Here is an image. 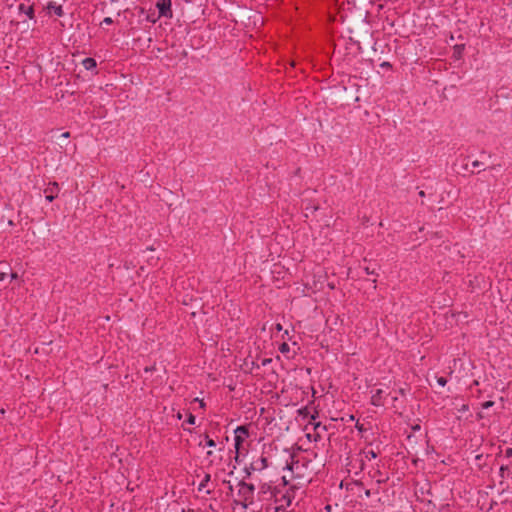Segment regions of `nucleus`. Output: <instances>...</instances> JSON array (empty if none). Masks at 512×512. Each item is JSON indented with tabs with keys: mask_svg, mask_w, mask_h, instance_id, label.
I'll return each instance as SVG.
<instances>
[{
	"mask_svg": "<svg viewBox=\"0 0 512 512\" xmlns=\"http://www.w3.org/2000/svg\"><path fill=\"white\" fill-rule=\"evenodd\" d=\"M48 9L50 11H53L57 16H62L63 15V10H62V7L60 5H56L55 3H49Z\"/></svg>",
	"mask_w": 512,
	"mask_h": 512,
	"instance_id": "7",
	"label": "nucleus"
},
{
	"mask_svg": "<svg viewBox=\"0 0 512 512\" xmlns=\"http://www.w3.org/2000/svg\"><path fill=\"white\" fill-rule=\"evenodd\" d=\"M235 447L239 448L240 444L248 437V430L245 426H239L235 429Z\"/></svg>",
	"mask_w": 512,
	"mask_h": 512,
	"instance_id": "3",
	"label": "nucleus"
},
{
	"mask_svg": "<svg viewBox=\"0 0 512 512\" xmlns=\"http://www.w3.org/2000/svg\"><path fill=\"white\" fill-rule=\"evenodd\" d=\"M83 66L85 69L90 70L96 67V61L93 58H85L83 60Z\"/></svg>",
	"mask_w": 512,
	"mask_h": 512,
	"instance_id": "8",
	"label": "nucleus"
},
{
	"mask_svg": "<svg viewBox=\"0 0 512 512\" xmlns=\"http://www.w3.org/2000/svg\"><path fill=\"white\" fill-rule=\"evenodd\" d=\"M206 445L208 447H215V441L213 439H210L208 436H206Z\"/></svg>",
	"mask_w": 512,
	"mask_h": 512,
	"instance_id": "15",
	"label": "nucleus"
},
{
	"mask_svg": "<svg viewBox=\"0 0 512 512\" xmlns=\"http://www.w3.org/2000/svg\"><path fill=\"white\" fill-rule=\"evenodd\" d=\"M187 422L191 425L195 424V416L193 414H189Z\"/></svg>",
	"mask_w": 512,
	"mask_h": 512,
	"instance_id": "18",
	"label": "nucleus"
},
{
	"mask_svg": "<svg viewBox=\"0 0 512 512\" xmlns=\"http://www.w3.org/2000/svg\"><path fill=\"white\" fill-rule=\"evenodd\" d=\"M463 50V45H457L455 46V52L460 55L461 51Z\"/></svg>",
	"mask_w": 512,
	"mask_h": 512,
	"instance_id": "20",
	"label": "nucleus"
},
{
	"mask_svg": "<svg viewBox=\"0 0 512 512\" xmlns=\"http://www.w3.org/2000/svg\"><path fill=\"white\" fill-rule=\"evenodd\" d=\"M370 495H371L370 490H365V496L368 498V497H370Z\"/></svg>",
	"mask_w": 512,
	"mask_h": 512,
	"instance_id": "33",
	"label": "nucleus"
},
{
	"mask_svg": "<svg viewBox=\"0 0 512 512\" xmlns=\"http://www.w3.org/2000/svg\"><path fill=\"white\" fill-rule=\"evenodd\" d=\"M69 136H70L69 132H64L61 134V137H63V138H69Z\"/></svg>",
	"mask_w": 512,
	"mask_h": 512,
	"instance_id": "28",
	"label": "nucleus"
},
{
	"mask_svg": "<svg viewBox=\"0 0 512 512\" xmlns=\"http://www.w3.org/2000/svg\"><path fill=\"white\" fill-rule=\"evenodd\" d=\"M505 455L507 457H512V448H508L506 451H505Z\"/></svg>",
	"mask_w": 512,
	"mask_h": 512,
	"instance_id": "22",
	"label": "nucleus"
},
{
	"mask_svg": "<svg viewBox=\"0 0 512 512\" xmlns=\"http://www.w3.org/2000/svg\"><path fill=\"white\" fill-rule=\"evenodd\" d=\"M380 66H381L382 68H390V67H391V64H390L389 62H383V63H381V64H380Z\"/></svg>",
	"mask_w": 512,
	"mask_h": 512,
	"instance_id": "21",
	"label": "nucleus"
},
{
	"mask_svg": "<svg viewBox=\"0 0 512 512\" xmlns=\"http://www.w3.org/2000/svg\"><path fill=\"white\" fill-rule=\"evenodd\" d=\"M58 191H59V186L56 182L49 185V187H47L45 189V193L47 194L46 200L49 202H52L54 200V198L56 197Z\"/></svg>",
	"mask_w": 512,
	"mask_h": 512,
	"instance_id": "5",
	"label": "nucleus"
},
{
	"mask_svg": "<svg viewBox=\"0 0 512 512\" xmlns=\"http://www.w3.org/2000/svg\"><path fill=\"white\" fill-rule=\"evenodd\" d=\"M195 401H198V402H199L200 407H202V408H203V407L205 406V404H204L203 400H199L198 398H195Z\"/></svg>",
	"mask_w": 512,
	"mask_h": 512,
	"instance_id": "27",
	"label": "nucleus"
},
{
	"mask_svg": "<svg viewBox=\"0 0 512 512\" xmlns=\"http://www.w3.org/2000/svg\"><path fill=\"white\" fill-rule=\"evenodd\" d=\"M365 271H366L367 274H372V275L375 274V270L374 269L370 270L369 267H366Z\"/></svg>",
	"mask_w": 512,
	"mask_h": 512,
	"instance_id": "23",
	"label": "nucleus"
},
{
	"mask_svg": "<svg viewBox=\"0 0 512 512\" xmlns=\"http://www.w3.org/2000/svg\"><path fill=\"white\" fill-rule=\"evenodd\" d=\"M207 455H209V456L212 455V451H208Z\"/></svg>",
	"mask_w": 512,
	"mask_h": 512,
	"instance_id": "38",
	"label": "nucleus"
},
{
	"mask_svg": "<svg viewBox=\"0 0 512 512\" xmlns=\"http://www.w3.org/2000/svg\"><path fill=\"white\" fill-rule=\"evenodd\" d=\"M296 486H293L291 491H287L286 494L283 495V498L286 500L287 505H290L292 499L295 497Z\"/></svg>",
	"mask_w": 512,
	"mask_h": 512,
	"instance_id": "6",
	"label": "nucleus"
},
{
	"mask_svg": "<svg viewBox=\"0 0 512 512\" xmlns=\"http://www.w3.org/2000/svg\"><path fill=\"white\" fill-rule=\"evenodd\" d=\"M494 405V402L493 401H486L482 404V408L483 409H488L490 407H492Z\"/></svg>",
	"mask_w": 512,
	"mask_h": 512,
	"instance_id": "16",
	"label": "nucleus"
},
{
	"mask_svg": "<svg viewBox=\"0 0 512 512\" xmlns=\"http://www.w3.org/2000/svg\"><path fill=\"white\" fill-rule=\"evenodd\" d=\"M271 362V359H263L262 360V365L263 366H266L267 364H269Z\"/></svg>",
	"mask_w": 512,
	"mask_h": 512,
	"instance_id": "25",
	"label": "nucleus"
},
{
	"mask_svg": "<svg viewBox=\"0 0 512 512\" xmlns=\"http://www.w3.org/2000/svg\"><path fill=\"white\" fill-rule=\"evenodd\" d=\"M5 277H6V273L1 272L0 273V281H3L5 279Z\"/></svg>",
	"mask_w": 512,
	"mask_h": 512,
	"instance_id": "29",
	"label": "nucleus"
},
{
	"mask_svg": "<svg viewBox=\"0 0 512 512\" xmlns=\"http://www.w3.org/2000/svg\"><path fill=\"white\" fill-rule=\"evenodd\" d=\"M259 462H260V466L256 467L257 469H264L265 467H267V459L266 458L261 457L259 459Z\"/></svg>",
	"mask_w": 512,
	"mask_h": 512,
	"instance_id": "13",
	"label": "nucleus"
},
{
	"mask_svg": "<svg viewBox=\"0 0 512 512\" xmlns=\"http://www.w3.org/2000/svg\"><path fill=\"white\" fill-rule=\"evenodd\" d=\"M282 480H283V482H284V484H285V485H286V484H288V480H287V476H286V475H284V476L282 477Z\"/></svg>",
	"mask_w": 512,
	"mask_h": 512,
	"instance_id": "31",
	"label": "nucleus"
},
{
	"mask_svg": "<svg viewBox=\"0 0 512 512\" xmlns=\"http://www.w3.org/2000/svg\"><path fill=\"white\" fill-rule=\"evenodd\" d=\"M467 410H468V405H466V404L462 405V407L459 409V411H461V412H465Z\"/></svg>",
	"mask_w": 512,
	"mask_h": 512,
	"instance_id": "24",
	"label": "nucleus"
},
{
	"mask_svg": "<svg viewBox=\"0 0 512 512\" xmlns=\"http://www.w3.org/2000/svg\"><path fill=\"white\" fill-rule=\"evenodd\" d=\"M437 383L440 385V386H445L446 383H447V380L444 378V377H438L437 378Z\"/></svg>",
	"mask_w": 512,
	"mask_h": 512,
	"instance_id": "17",
	"label": "nucleus"
},
{
	"mask_svg": "<svg viewBox=\"0 0 512 512\" xmlns=\"http://www.w3.org/2000/svg\"><path fill=\"white\" fill-rule=\"evenodd\" d=\"M384 394H385V391L383 389H376L372 392V396H371V403L374 405V406H382L385 404V401H384Z\"/></svg>",
	"mask_w": 512,
	"mask_h": 512,
	"instance_id": "4",
	"label": "nucleus"
},
{
	"mask_svg": "<svg viewBox=\"0 0 512 512\" xmlns=\"http://www.w3.org/2000/svg\"><path fill=\"white\" fill-rule=\"evenodd\" d=\"M397 400H398L397 396H393L392 397V401H393V406L394 407H396L395 402H397Z\"/></svg>",
	"mask_w": 512,
	"mask_h": 512,
	"instance_id": "30",
	"label": "nucleus"
},
{
	"mask_svg": "<svg viewBox=\"0 0 512 512\" xmlns=\"http://www.w3.org/2000/svg\"><path fill=\"white\" fill-rule=\"evenodd\" d=\"M238 486H239L238 495L242 499V506L244 508H247L246 502L252 501L255 487L253 484H248L243 481H241Z\"/></svg>",
	"mask_w": 512,
	"mask_h": 512,
	"instance_id": "1",
	"label": "nucleus"
},
{
	"mask_svg": "<svg viewBox=\"0 0 512 512\" xmlns=\"http://www.w3.org/2000/svg\"><path fill=\"white\" fill-rule=\"evenodd\" d=\"M276 328H277V330H281V329H282V327H281V325H280V324H277V327H276Z\"/></svg>",
	"mask_w": 512,
	"mask_h": 512,
	"instance_id": "37",
	"label": "nucleus"
},
{
	"mask_svg": "<svg viewBox=\"0 0 512 512\" xmlns=\"http://www.w3.org/2000/svg\"><path fill=\"white\" fill-rule=\"evenodd\" d=\"M481 165L482 164L479 161H477V160L472 163L473 167H480Z\"/></svg>",
	"mask_w": 512,
	"mask_h": 512,
	"instance_id": "26",
	"label": "nucleus"
},
{
	"mask_svg": "<svg viewBox=\"0 0 512 512\" xmlns=\"http://www.w3.org/2000/svg\"><path fill=\"white\" fill-rule=\"evenodd\" d=\"M279 350L282 352V353H286L289 351V345L287 343H282L279 347Z\"/></svg>",
	"mask_w": 512,
	"mask_h": 512,
	"instance_id": "14",
	"label": "nucleus"
},
{
	"mask_svg": "<svg viewBox=\"0 0 512 512\" xmlns=\"http://www.w3.org/2000/svg\"><path fill=\"white\" fill-rule=\"evenodd\" d=\"M113 22L111 17H106L103 19L101 24L110 25Z\"/></svg>",
	"mask_w": 512,
	"mask_h": 512,
	"instance_id": "19",
	"label": "nucleus"
},
{
	"mask_svg": "<svg viewBox=\"0 0 512 512\" xmlns=\"http://www.w3.org/2000/svg\"><path fill=\"white\" fill-rule=\"evenodd\" d=\"M398 392H399V394H401V395H404V393H405V391H404V389H403V388H400V389L398 390Z\"/></svg>",
	"mask_w": 512,
	"mask_h": 512,
	"instance_id": "34",
	"label": "nucleus"
},
{
	"mask_svg": "<svg viewBox=\"0 0 512 512\" xmlns=\"http://www.w3.org/2000/svg\"><path fill=\"white\" fill-rule=\"evenodd\" d=\"M156 6L160 17L172 18L171 0H158Z\"/></svg>",
	"mask_w": 512,
	"mask_h": 512,
	"instance_id": "2",
	"label": "nucleus"
},
{
	"mask_svg": "<svg viewBox=\"0 0 512 512\" xmlns=\"http://www.w3.org/2000/svg\"><path fill=\"white\" fill-rule=\"evenodd\" d=\"M320 425H321L320 423H315V424H314L315 429H316V428H318V427H320Z\"/></svg>",
	"mask_w": 512,
	"mask_h": 512,
	"instance_id": "35",
	"label": "nucleus"
},
{
	"mask_svg": "<svg viewBox=\"0 0 512 512\" xmlns=\"http://www.w3.org/2000/svg\"><path fill=\"white\" fill-rule=\"evenodd\" d=\"M19 10L21 12H24L26 15H28L29 18H32L33 8L31 6H26L25 4H20Z\"/></svg>",
	"mask_w": 512,
	"mask_h": 512,
	"instance_id": "9",
	"label": "nucleus"
},
{
	"mask_svg": "<svg viewBox=\"0 0 512 512\" xmlns=\"http://www.w3.org/2000/svg\"><path fill=\"white\" fill-rule=\"evenodd\" d=\"M299 468V462L296 461V462H291L290 464H287L285 469L290 471L292 474L294 473V470L295 469H298Z\"/></svg>",
	"mask_w": 512,
	"mask_h": 512,
	"instance_id": "10",
	"label": "nucleus"
},
{
	"mask_svg": "<svg viewBox=\"0 0 512 512\" xmlns=\"http://www.w3.org/2000/svg\"><path fill=\"white\" fill-rule=\"evenodd\" d=\"M363 454H364V457L368 460L375 459L377 457L376 452L373 450L364 451Z\"/></svg>",
	"mask_w": 512,
	"mask_h": 512,
	"instance_id": "11",
	"label": "nucleus"
},
{
	"mask_svg": "<svg viewBox=\"0 0 512 512\" xmlns=\"http://www.w3.org/2000/svg\"><path fill=\"white\" fill-rule=\"evenodd\" d=\"M17 278H18L17 273H12V274H11V279H17Z\"/></svg>",
	"mask_w": 512,
	"mask_h": 512,
	"instance_id": "32",
	"label": "nucleus"
},
{
	"mask_svg": "<svg viewBox=\"0 0 512 512\" xmlns=\"http://www.w3.org/2000/svg\"><path fill=\"white\" fill-rule=\"evenodd\" d=\"M419 195H420L421 197H424V195H425V194H424V191H420V192H419Z\"/></svg>",
	"mask_w": 512,
	"mask_h": 512,
	"instance_id": "36",
	"label": "nucleus"
},
{
	"mask_svg": "<svg viewBox=\"0 0 512 512\" xmlns=\"http://www.w3.org/2000/svg\"><path fill=\"white\" fill-rule=\"evenodd\" d=\"M210 481V475L209 474H206L203 478V480L201 481V483L199 484V487L198 489L201 491L206 485L207 483Z\"/></svg>",
	"mask_w": 512,
	"mask_h": 512,
	"instance_id": "12",
	"label": "nucleus"
}]
</instances>
